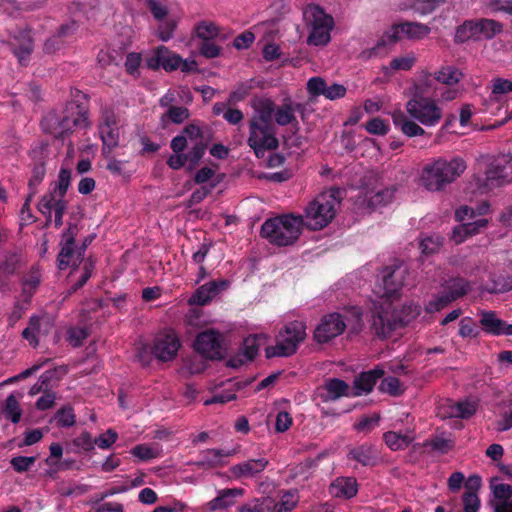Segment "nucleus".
Here are the masks:
<instances>
[{
	"mask_svg": "<svg viewBox=\"0 0 512 512\" xmlns=\"http://www.w3.org/2000/svg\"><path fill=\"white\" fill-rule=\"evenodd\" d=\"M368 133L373 135H386L389 131V124L381 118H373L365 126Z\"/></svg>",
	"mask_w": 512,
	"mask_h": 512,
	"instance_id": "57",
	"label": "nucleus"
},
{
	"mask_svg": "<svg viewBox=\"0 0 512 512\" xmlns=\"http://www.w3.org/2000/svg\"><path fill=\"white\" fill-rule=\"evenodd\" d=\"M54 420L59 427H71L75 424L76 416L71 407H63L55 414Z\"/></svg>",
	"mask_w": 512,
	"mask_h": 512,
	"instance_id": "50",
	"label": "nucleus"
},
{
	"mask_svg": "<svg viewBox=\"0 0 512 512\" xmlns=\"http://www.w3.org/2000/svg\"><path fill=\"white\" fill-rule=\"evenodd\" d=\"M480 324L483 330L489 334L512 336V324H507L492 311L481 312Z\"/></svg>",
	"mask_w": 512,
	"mask_h": 512,
	"instance_id": "22",
	"label": "nucleus"
},
{
	"mask_svg": "<svg viewBox=\"0 0 512 512\" xmlns=\"http://www.w3.org/2000/svg\"><path fill=\"white\" fill-rule=\"evenodd\" d=\"M386 445L393 451L407 448L415 439L414 428L408 427L405 432L388 431L383 436Z\"/></svg>",
	"mask_w": 512,
	"mask_h": 512,
	"instance_id": "29",
	"label": "nucleus"
},
{
	"mask_svg": "<svg viewBox=\"0 0 512 512\" xmlns=\"http://www.w3.org/2000/svg\"><path fill=\"white\" fill-rule=\"evenodd\" d=\"M236 390H237L236 384L230 382L229 388H227L226 390H224L222 392L216 393L210 399L205 400L204 405L208 406V405L215 404V403L224 404V403L230 402L232 400H235L236 399Z\"/></svg>",
	"mask_w": 512,
	"mask_h": 512,
	"instance_id": "47",
	"label": "nucleus"
},
{
	"mask_svg": "<svg viewBox=\"0 0 512 512\" xmlns=\"http://www.w3.org/2000/svg\"><path fill=\"white\" fill-rule=\"evenodd\" d=\"M431 32V28L420 22H400L393 24L387 29L377 44L371 49L363 50L360 53V58L368 60L379 53L380 48L394 44L402 39L411 41H420L427 37Z\"/></svg>",
	"mask_w": 512,
	"mask_h": 512,
	"instance_id": "8",
	"label": "nucleus"
},
{
	"mask_svg": "<svg viewBox=\"0 0 512 512\" xmlns=\"http://www.w3.org/2000/svg\"><path fill=\"white\" fill-rule=\"evenodd\" d=\"M46 150H47V145L44 143H41V144L35 146L30 152V156H31L32 160H34L36 162V164L32 170V175H31V178H30L29 184H28L30 192H32V191L36 192L37 186L43 181V179L45 177L46 169L44 166L43 159L45 157Z\"/></svg>",
	"mask_w": 512,
	"mask_h": 512,
	"instance_id": "21",
	"label": "nucleus"
},
{
	"mask_svg": "<svg viewBox=\"0 0 512 512\" xmlns=\"http://www.w3.org/2000/svg\"><path fill=\"white\" fill-rule=\"evenodd\" d=\"M385 304L386 301L379 304L375 303L372 310L373 326L377 334L382 336H386L390 333L395 328L397 322L407 324L416 318L421 311V307L419 305L410 303L403 307L399 316H394L390 311V305L385 308Z\"/></svg>",
	"mask_w": 512,
	"mask_h": 512,
	"instance_id": "11",
	"label": "nucleus"
},
{
	"mask_svg": "<svg viewBox=\"0 0 512 512\" xmlns=\"http://www.w3.org/2000/svg\"><path fill=\"white\" fill-rule=\"evenodd\" d=\"M194 347L197 352L209 359L221 358L223 354L221 335L215 330L200 333Z\"/></svg>",
	"mask_w": 512,
	"mask_h": 512,
	"instance_id": "16",
	"label": "nucleus"
},
{
	"mask_svg": "<svg viewBox=\"0 0 512 512\" xmlns=\"http://www.w3.org/2000/svg\"><path fill=\"white\" fill-rule=\"evenodd\" d=\"M299 502L297 490H289L285 492L280 501L275 503L270 509L272 512H291Z\"/></svg>",
	"mask_w": 512,
	"mask_h": 512,
	"instance_id": "40",
	"label": "nucleus"
},
{
	"mask_svg": "<svg viewBox=\"0 0 512 512\" xmlns=\"http://www.w3.org/2000/svg\"><path fill=\"white\" fill-rule=\"evenodd\" d=\"M469 40L478 41L476 20H467L456 28L454 41L465 43Z\"/></svg>",
	"mask_w": 512,
	"mask_h": 512,
	"instance_id": "37",
	"label": "nucleus"
},
{
	"mask_svg": "<svg viewBox=\"0 0 512 512\" xmlns=\"http://www.w3.org/2000/svg\"><path fill=\"white\" fill-rule=\"evenodd\" d=\"M130 453L133 457L139 461H149L162 456V448L159 444H139L134 446Z\"/></svg>",
	"mask_w": 512,
	"mask_h": 512,
	"instance_id": "34",
	"label": "nucleus"
},
{
	"mask_svg": "<svg viewBox=\"0 0 512 512\" xmlns=\"http://www.w3.org/2000/svg\"><path fill=\"white\" fill-rule=\"evenodd\" d=\"M141 3H143L144 6H146L151 13L153 14L154 18L162 21L164 20L165 16L167 15V6L164 1L161 0H139Z\"/></svg>",
	"mask_w": 512,
	"mask_h": 512,
	"instance_id": "52",
	"label": "nucleus"
},
{
	"mask_svg": "<svg viewBox=\"0 0 512 512\" xmlns=\"http://www.w3.org/2000/svg\"><path fill=\"white\" fill-rule=\"evenodd\" d=\"M86 243L77 248L74 243L73 232L69 229L63 234L62 248L58 255V267L63 270L73 267L70 278L75 280L72 291L82 287L91 277L94 270V262L91 259H84Z\"/></svg>",
	"mask_w": 512,
	"mask_h": 512,
	"instance_id": "3",
	"label": "nucleus"
},
{
	"mask_svg": "<svg viewBox=\"0 0 512 512\" xmlns=\"http://www.w3.org/2000/svg\"><path fill=\"white\" fill-rule=\"evenodd\" d=\"M406 113L393 112L394 126L407 137L424 136L425 127H435L443 118V109L438 101L431 97L412 96L405 104Z\"/></svg>",
	"mask_w": 512,
	"mask_h": 512,
	"instance_id": "1",
	"label": "nucleus"
},
{
	"mask_svg": "<svg viewBox=\"0 0 512 512\" xmlns=\"http://www.w3.org/2000/svg\"><path fill=\"white\" fill-rule=\"evenodd\" d=\"M481 486V478L473 475L465 483L466 492L463 495V504L465 512H477L480 507V500L477 490Z\"/></svg>",
	"mask_w": 512,
	"mask_h": 512,
	"instance_id": "27",
	"label": "nucleus"
},
{
	"mask_svg": "<svg viewBox=\"0 0 512 512\" xmlns=\"http://www.w3.org/2000/svg\"><path fill=\"white\" fill-rule=\"evenodd\" d=\"M118 433L113 429H108L106 432L100 434L94 440V444L100 449H109L117 441Z\"/></svg>",
	"mask_w": 512,
	"mask_h": 512,
	"instance_id": "59",
	"label": "nucleus"
},
{
	"mask_svg": "<svg viewBox=\"0 0 512 512\" xmlns=\"http://www.w3.org/2000/svg\"><path fill=\"white\" fill-rule=\"evenodd\" d=\"M14 55L21 65H25L33 49V40L28 31L15 35L11 41Z\"/></svg>",
	"mask_w": 512,
	"mask_h": 512,
	"instance_id": "26",
	"label": "nucleus"
},
{
	"mask_svg": "<svg viewBox=\"0 0 512 512\" xmlns=\"http://www.w3.org/2000/svg\"><path fill=\"white\" fill-rule=\"evenodd\" d=\"M180 347L179 338L173 330L158 334L154 339L153 354L161 361L172 360Z\"/></svg>",
	"mask_w": 512,
	"mask_h": 512,
	"instance_id": "17",
	"label": "nucleus"
},
{
	"mask_svg": "<svg viewBox=\"0 0 512 512\" xmlns=\"http://www.w3.org/2000/svg\"><path fill=\"white\" fill-rule=\"evenodd\" d=\"M181 64L182 57L165 46H159L147 59V66L153 70L163 68L167 72H172L177 70Z\"/></svg>",
	"mask_w": 512,
	"mask_h": 512,
	"instance_id": "18",
	"label": "nucleus"
},
{
	"mask_svg": "<svg viewBox=\"0 0 512 512\" xmlns=\"http://www.w3.org/2000/svg\"><path fill=\"white\" fill-rule=\"evenodd\" d=\"M350 456L364 466L373 465L376 460L374 450L370 446H360L350 452Z\"/></svg>",
	"mask_w": 512,
	"mask_h": 512,
	"instance_id": "45",
	"label": "nucleus"
},
{
	"mask_svg": "<svg viewBox=\"0 0 512 512\" xmlns=\"http://www.w3.org/2000/svg\"><path fill=\"white\" fill-rule=\"evenodd\" d=\"M303 19L308 30L307 44L323 47L330 43L335 23L333 17L316 4H308L303 9Z\"/></svg>",
	"mask_w": 512,
	"mask_h": 512,
	"instance_id": "9",
	"label": "nucleus"
},
{
	"mask_svg": "<svg viewBox=\"0 0 512 512\" xmlns=\"http://www.w3.org/2000/svg\"><path fill=\"white\" fill-rule=\"evenodd\" d=\"M446 293L448 295H454L460 293L459 297L465 295L470 289V284L463 278H454L447 282Z\"/></svg>",
	"mask_w": 512,
	"mask_h": 512,
	"instance_id": "58",
	"label": "nucleus"
},
{
	"mask_svg": "<svg viewBox=\"0 0 512 512\" xmlns=\"http://www.w3.org/2000/svg\"><path fill=\"white\" fill-rule=\"evenodd\" d=\"M490 488L494 496L491 503L508 501L512 497V486L509 484L500 483L497 478L491 480Z\"/></svg>",
	"mask_w": 512,
	"mask_h": 512,
	"instance_id": "43",
	"label": "nucleus"
},
{
	"mask_svg": "<svg viewBox=\"0 0 512 512\" xmlns=\"http://www.w3.org/2000/svg\"><path fill=\"white\" fill-rule=\"evenodd\" d=\"M302 226V216L282 215L267 219L261 227V235L273 245L289 246L298 240Z\"/></svg>",
	"mask_w": 512,
	"mask_h": 512,
	"instance_id": "7",
	"label": "nucleus"
},
{
	"mask_svg": "<svg viewBox=\"0 0 512 512\" xmlns=\"http://www.w3.org/2000/svg\"><path fill=\"white\" fill-rule=\"evenodd\" d=\"M457 401L451 399L443 400L437 407V415L442 418H457Z\"/></svg>",
	"mask_w": 512,
	"mask_h": 512,
	"instance_id": "55",
	"label": "nucleus"
},
{
	"mask_svg": "<svg viewBox=\"0 0 512 512\" xmlns=\"http://www.w3.org/2000/svg\"><path fill=\"white\" fill-rule=\"evenodd\" d=\"M173 123L180 124L189 117V111L182 106H170L165 114Z\"/></svg>",
	"mask_w": 512,
	"mask_h": 512,
	"instance_id": "62",
	"label": "nucleus"
},
{
	"mask_svg": "<svg viewBox=\"0 0 512 512\" xmlns=\"http://www.w3.org/2000/svg\"><path fill=\"white\" fill-rule=\"evenodd\" d=\"M229 452L219 449H206L200 454V459L196 464L200 467H217L222 465L223 458L228 457Z\"/></svg>",
	"mask_w": 512,
	"mask_h": 512,
	"instance_id": "36",
	"label": "nucleus"
},
{
	"mask_svg": "<svg viewBox=\"0 0 512 512\" xmlns=\"http://www.w3.org/2000/svg\"><path fill=\"white\" fill-rule=\"evenodd\" d=\"M254 114L249 121L247 143L257 157L278 147L276 127L271 122V105L268 102H253Z\"/></svg>",
	"mask_w": 512,
	"mask_h": 512,
	"instance_id": "2",
	"label": "nucleus"
},
{
	"mask_svg": "<svg viewBox=\"0 0 512 512\" xmlns=\"http://www.w3.org/2000/svg\"><path fill=\"white\" fill-rule=\"evenodd\" d=\"M362 316L359 307L345 308L341 313H329L322 317L315 328L314 338L318 343H326L341 335L346 328L357 333L362 328Z\"/></svg>",
	"mask_w": 512,
	"mask_h": 512,
	"instance_id": "5",
	"label": "nucleus"
},
{
	"mask_svg": "<svg viewBox=\"0 0 512 512\" xmlns=\"http://www.w3.org/2000/svg\"><path fill=\"white\" fill-rule=\"evenodd\" d=\"M443 243V239L438 235L427 236L420 242L422 254L430 255L438 251Z\"/></svg>",
	"mask_w": 512,
	"mask_h": 512,
	"instance_id": "51",
	"label": "nucleus"
},
{
	"mask_svg": "<svg viewBox=\"0 0 512 512\" xmlns=\"http://www.w3.org/2000/svg\"><path fill=\"white\" fill-rule=\"evenodd\" d=\"M510 182H512V155L503 154L490 162L480 188L483 192H487Z\"/></svg>",
	"mask_w": 512,
	"mask_h": 512,
	"instance_id": "14",
	"label": "nucleus"
},
{
	"mask_svg": "<svg viewBox=\"0 0 512 512\" xmlns=\"http://www.w3.org/2000/svg\"><path fill=\"white\" fill-rule=\"evenodd\" d=\"M383 374L384 371L378 368L361 373L354 380V385L351 387L352 396H360L369 393L373 389L376 381L380 379Z\"/></svg>",
	"mask_w": 512,
	"mask_h": 512,
	"instance_id": "25",
	"label": "nucleus"
},
{
	"mask_svg": "<svg viewBox=\"0 0 512 512\" xmlns=\"http://www.w3.org/2000/svg\"><path fill=\"white\" fill-rule=\"evenodd\" d=\"M3 411L5 416L13 423H18L21 419L22 410L19 401L14 394H10L4 403Z\"/></svg>",
	"mask_w": 512,
	"mask_h": 512,
	"instance_id": "44",
	"label": "nucleus"
},
{
	"mask_svg": "<svg viewBox=\"0 0 512 512\" xmlns=\"http://www.w3.org/2000/svg\"><path fill=\"white\" fill-rule=\"evenodd\" d=\"M36 461L34 456H17L11 459V465L17 472L27 471Z\"/></svg>",
	"mask_w": 512,
	"mask_h": 512,
	"instance_id": "64",
	"label": "nucleus"
},
{
	"mask_svg": "<svg viewBox=\"0 0 512 512\" xmlns=\"http://www.w3.org/2000/svg\"><path fill=\"white\" fill-rule=\"evenodd\" d=\"M306 338V324L304 321L295 320L287 323L279 332L274 346L266 349V356L286 357L294 354L298 345Z\"/></svg>",
	"mask_w": 512,
	"mask_h": 512,
	"instance_id": "12",
	"label": "nucleus"
},
{
	"mask_svg": "<svg viewBox=\"0 0 512 512\" xmlns=\"http://www.w3.org/2000/svg\"><path fill=\"white\" fill-rule=\"evenodd\" d=\"M416 62V57L413 53H409L405 56L396 57L391 60L389 66L383 67V72L386 75H390L393 71L410 70Z\"/></svg>",
	"mask_w": 512,
	"mask_h": 512,
	"instance_id": "39",
	"label": "nucleus"
},
{
	"mask_svg": "<svg viewBox=\"0 0 512 512\" xmlns=\"http://www.w3.org/2000/svg\"><path fill=\"white\" fill-rule=\"evenodd\" d=\"M341 199L339 188H330L318 194L304 210L303 225L310 230L326 227L335 217Z\"/></svg>",
	"mask_w": 512,
	"mask_h": 512,
	"instance_id": "6",
	"label": "nucleus"
},
{
	"mask_svg": "<svg viewBox=\"0 0 512 512\" xmlns=\"http://www.w3.org/2000/svg\"><path fill=\"white\" fill-rule=\"evenodd\" d=\"M267 465L268 460L265 458L249 459L233 465L230 472L235 479L252 478L264 471Z\"/></svg>",
	"mask_w": 512,
	"mask_h": 512,
	"instance_id": "23",
	"label": "nucleus"
},
{
	"mask_svg": "<svg viewBox=\"0 0 512 512\" xmlns=\"http://www.w3.org/2000/svg\"><path fill=\"white\" fill-rule=\"evenodd\" d=\"M70 181L71 171L66 168H61L57 180L51 184L50 189L57 191L58 193L65 196L70 186Z\"/></svg>",
	"mask_w": 512,
	"mask_h": 512,
	"instance_id": "49",
	"label": "nucleus"
},
{
	"mask_svg": "<svg viewBox=\"0 0 512 512\" xmlns=\"http://www.w3.org/2000/svg\"><path fill=\"white\" fill-rule=\"evenodd\" d=\"M478 41L491 40L503 31L502 23L488 18L476 19Z\"/></svg>",
	"mask_w": 512,
	"mask_h": 512,
	"instance_id": "31",
	"label": "nucleus"
},
{
	"mask_svg": "<svg viewBox=\"0 0 512 512\" xmlns=\"http://www.w3.org/2000/svg\"><path fill=\"white\" fill-rule=\"evenodd\" d=\"M459 410L457 412V418H470L475 414L478 409V401L476 399L467 398L461 401H457V406Z\"/></svg>",
	"mask_w": 512,
	"mask_h": 512,
	"instance_id": "48",
	"label": "nucleus"
},
{
	"mask_svg": "<svg viewBox=\"0 0 512 512\" xmlns=\"http://www.w3.org/2000/svg\"><path fill=\"white\" fill-rule=\"evenodd\" d=\"M488 221L486 219H478L474 222L464 223L454 228L452 233V240L456 244H460L468 236L478 233L481 228H485Z\"/></svg>",
	"mask_w": 512,
	"mask_h": 512,
	"instance_id": "32",
	"label": "nucleus"
},
{
	"mask_svg": "<svg viewBox=\"0 0 512 512\" xmlns=\"http://www.w3.org/2000/svg\"><path fill=\"white\" fill-rule=\"evenodd\" d=\"M177 22L175 19H167L163 21L158 27V37L160 40L166 42L170 40L174 34Z\"/></svg>",
	"mask_w": 512,
	"mask_h": 512,
	"instance_id": "61",
	"label": "nucleus"
},
{
	"mask_svg": "<svg viewBox=\"0 0 512 512\" xmlns=\"http://www.w3.org/2000/svg\"><path fill=\"white\" fill-rule=\"evenodd\" d=\"M99 134L103 142L102 154L109 157L112 149L118 145L119 131L116 127L99 126Z\"/></svg>",
	"mask_w": 512,
	"mask_h": 512,
	"instance_id": "35",
	"label": "nucleus"
},
{
	"mask_svg": "<svg viewBox=\"0 0 512 512\" xmlns=\"http://www.w3.org/2000/svg\"><path fill=\"white\" fill-rule=\"evenodd\" d=\"M319 396L323 401H335L341 397H353L351 387L338 378L328 379L319 389Z\"/></svg>",
	"mask_w": 512,
	"mask_h": 512,
	"instance_id": "20",
	"label": "nucleus"
},
{
	"mask_svg": "<svg viewBox=\"0 0 512 512\" xmlns=\"http://www.w3.org/2000/svg\"><path fill=\"white\" fill-rule=\"evenodd\" d=\"M408 269L405 265H391L385 267L381 271L380 279L378 280L375 293L381 299H391L397 297L403 288Z\"/></svg>",
	"mask_w": 512,
	"mask_h": 512,
	"instance_id": "13",
	"label": "nucleus"
},
{
	"mask_svg": "<svg viewBox=\"0 0 512 512\" xmlns=\"http://www.w3.org/2000/svg\"><path fill=\"white\" fill-rule=\"evenodd\" d=\"M259 351V344L257 336H248L244 339L242 354L245 361H251Z\"/></svg>",
	"mask_w": 512,
	"mask_h": 512,
	"instance_id": "56",
	"label": "nucleus"
},
{
	"mask_svg": "<svg viewBox=\"0 0 512 512\" xmlns=\"http://www.w3.org/2000/svg\"><path fill=\"white\" fill-rule=\"evenodd\" d=\"M87 113L80 106L71 103L66 107L63 115L48 113L41 122L42 129L54 137H64L74 128H85Z\"/></svg>",
	"mask_w": 512,
	"mask_h": 512,
	"instance_id": "10",
	"label": "nucleus"
},
{
	"mask_svg": "<svg viewBox=\"0 0 512 512\" xmlns=\"http://www.w3.org/2000/svg\"><path fill=\"white\" fill-rule=\"evenodd\" d=\"M380 389L381 391L393 396H397L402 393L400 381L396 377L384 378L380 384Z\"/></svg>",
	"mask_w": 512,
	"mask_h": 512,
	"instance_id": "60",
	"label": "nucleus"
},
{
	"mask_svg": "<svg viewBox=\"0 0 512 512\" xmlns=\"http://www.w3.org/2000/svg\"><path fill=\"white\" fill-rule=\"evenodd\" d=\"M446 0H413L409 4H404L402 9H413L420 15H427L433 12L438 6Z\"/></svg>",
	"mask_w": 512,
	"mask_h": 512,
	"instance_id": "41",
	"label": "nucleus"
},
{
	"mask_svg": "<svg viewBox=\"0 0 512 512\" xmlns=\"http://www.w3.org/2000/svg\"><path fill=\"white\" fill-rule=\"evenodd\" d=\"M436 76L428 71L419 72L413 86L411 88L412 96L425 97L424 94L435 89Z\"/></svg>",
	"mask_w": 512,
	"mask_h": 512,
	"instance_id": "33",
	"label": "nucleus"
},
{
	"mask_svg": "<svg viewBox=\"0 0 512 512\" xmlns=\"http://www.w3.org/2000/svg\"><path fill=\"white\" fill-rule=\"evenodd\" d=\"M491 92L495 98L512 92V81L505 78H494L491 84Z\"/></svg>",
	"mask_w": 512,
	"mask_h": 512,
	"instance_id": "54",
	"label": "nucleus"
},
{
	"mask_svg": "<svg viewBox=\"0 0 512 512\" xmlns=\"http://www.w3.org/2000/svg\"><path fill=\"white\" fill-rule=\"evenodd\" d=\"M465 169L466 163L459 157L449 161L440 157L423 166L419 183L428 191H441L460 177Z\"/></svg>",
	"mask_w": 512,
	"mask_h": 512,
	"instance_id": "4",
	"label": "nucleus"
},
{
	"mask_svg": "<svg viewBox=\"0 0 512 512\" xmlns=\"http://www.w3.org/2000/svg\"><path fill=\"white\" fill-rule=\"evenodd\" d=\"M219 32V27L215 23L207 20L198 22L193 29L194 35L202 41L215 39L219 36Z\"/></svg>",
	"mask_w": 512,
	"mask_h": 512,
	"instance_id": "38",
	"label": "nucleus"
},
{
	"mask_svg": "<svg viewBox=\"0 0 512 512\" xmlns=\"http://www.w3.org/2000/svg\"><path fill=\"white\" fill-rule=\"evenodd\" d=\"M230 285L227 280H213L200 286L189 302L196 305H206Z\"/></svg>",
	"mask_w": 512,
	"mask_h": 512,
	"instance_id": "19",
	"label": "nucleus"
},
{
	"mask_svg": "<svg viewBox=\"0 0 512 512\" xmlns=\"http://www.w3.org/2000/svg\"><path fill=\"white\" fill-rule=\"evenodd\" d=\"M243 495L244 489L242 488L219 490L217 496L208 502V508L211 511L226 509L233 506L235 504L236 498L242 497Z\"/></svg>",
	"mask_w": 512,
	"mask_h": 512,
	"instance_id": "28",
	"label": "nucleus"
},
{
	"mask_svg": "<svg viewBox=\"0 0 512 512\" xmlns=\"http://www.w3.org/2000/svg\"><path fill=\"white\" fill-rule=\"evenodd\" d=\"M434 74L436 76L437 82L445 85H454L458 83L462 78L461 71L453 66L442 67Z\"/></svg>",
	"mask_w": 512,
	"mask_h": 512,
	"instance_id": "42",
	"label": "nucleus"
},
{
	"mask_svg": "<svg viewBox=\"0 0 512 512\" xmlns=\"http://www.w3.org/2000/svg\"><path fill=\"white\" fill-rule=\"evenodd\" d=\"M41 282L39 270H32L23 280V292L28 297L32 296Z\"/></svg>",
	"mask_w": 512,
	"mask_h": 512,
	"instance_id": "53",
	"label": "nucleus"
},
{
	"mask_svg": "<svg viewBox=\"0 0 512 512\" xmlns=\"http://www.w3.org/2000/svg\"><path fill=\"white\" fill-rule=\"evenodd\" d=\"M253 102H268L271 105V121L273 118L276 123L280 126L293 125L297 126L298 122L296 119V113H302L304 110V106L301 103L293 102V101H285L281 105L276 106L275 103L265 97L256 98Z\"/></svg>",
	"mask_w": 512,
	"mask_h": 512,
	"instance_id": "15",
	"label": "nucleus"
},
{
	"mask_svg": "<svg viewBox=\"0 0 512 512\" xmlns=\"http://www.w3.org/2000/svg\"><path fill=\"white\" fill-rule=\"evenodd\" d=\"M330 494L334 497L352 498L357 494L358 485L356 479L352 477L337 478L330 485Z\"/></svg>",
	"mask_w": 512,
	"mask_h": 512,
	"instance_id": "30",
	"label": "nucleus"
},
{
	"mask_svg": "<svg viewBox=\"0 0 512 512\" xmlns=\"http://www.w3.org/2000/svg\"><path fill=\"white\" fill-rule=\"evenodd\" d=\"M60 207L67 208L65 196L52 189H49L38 203V210L46 217L47 223L52 220V212L57 211Z\"/></svg>",
	"mask_w": 512,
	"mask_h": 512,
	"instance_id": "24",
	"label": "nucleus"
},
{
	"mask_svg": "<svg viewBox=\"0 0 512 512\" xmlns=\"http://www.w3.org/2000/svg\"><path fill=\"white\" fill-rule=\"evenodd\" d=\"M460 293H455L454 295H448L446 292H443L441 295L436 296L432 300H430L426 305V310L429 313H434L440 311L444 307H446L449 303L459 298Z\"/></svg>",
	"mask_w": 512,
	"mask_h": 512,
	"instance_id": "46",
	"label": "nucleus"
},
{
	"mask_svg": "<svg viewBox=\"0 0 512 512\" xmlns=\"http://www.w3.org/2000/svg\"><path fill=\"white\" fill-rule=\"evenodd\" d=\"M271 509V506L267 501L260 499H254L238 508L239 512H267Z\"/></svg>",
	"mask_w": 512,
	"mask_h": 512,
	"instance_id": "63",
	"label": "nucleus"
}]
</instances>
